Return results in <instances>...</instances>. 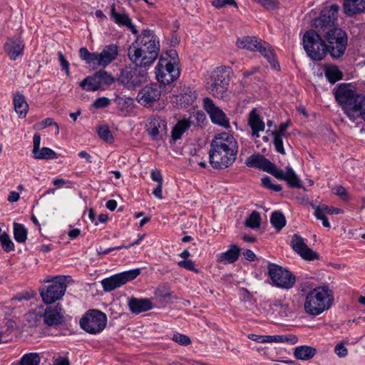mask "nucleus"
Wrapping results in <instances>:
<instances>
[{
  "instance_id": "obj_61",
  "label": "nucleus",
  "mask_w": 365,
  "mask_h": 365,
  "mask_svg": "<svg viewBox=\"0 0 365 365\" xmlns=\"http://www.w3.org/2000/svg\"><path fill=\"white\" fill-rule=\"evenodd\" d=\"M151 178L158 184H163V177L159 170H155L151 172Z\"/></svg>"
},
{
  "instance_id": "obj_56",
  "label": "nucleus",
  "mask_w": 365,
  "mask_h": 365,
  "mask_svg": "<svg viewBox=\"0 0 365 365\" xmlns=\"http://www.w3.org/2000/svg\"><path fill=\"white\" fill-rule=\"evenodd\" d=\"M334 353L340 358L345 357L348 354V350L342 342L337 344L334 347Z\"/></svg>"
},
{
  "instance_id": "obj_22",
  "label": "nucleus",
  "mask_w": 365,
  "mask_h": 365,
  "mask_svg": "<svg viewBox=\"0 0 365 365\" xmlns=\"http://www.w3.org/2000/svg\"><path fill=\"white\" fill-rule=\"evenodd\" d=\"M291 246L294 251L305 260L311 261L319 258L318 253L309 248L304 239L297 234L292 236Z\"/></svg>"
},
{
  "instance_id": "obj_49",
  "label": "nucleus",
  "mask_w": 365,
  "mask_h": 365,
  "mask_svg": "<svg viewBox=\"0 0 365 365\" xmlns=\"http://www.w3.org/2000/svg\"><path fill=\"white\" fill-rule=\"evenodd\" d=\"M333 193L339 196L340 198L344 201H347L349 200V194L346 192V189L341 186L336 185L332 188Z\"/></svg>"
},
{
  "instance_id": "obj_58",
  "label": "nucleus",
  "mask_w": 365,
  "mask_h": 365,
  "mask_svg": "<svg viewBox=\"0 0 365 365\" xmlns=\"http://www.w3.org/2000/svg\"><path fill=\"white\" fill-rule=\"evenodd\" d=\"M40 125L41 128H44L51 125H55L56 127V133L58 134L59 133V127L58 125L53 120V118H47L43 120L40 123Z\"/></svg>"
},
{
  "instance_id": "obj_30",
  "label": "nucleus",
  "mask_w": 365,
  "mask_h": 365,
  "mask_svg": "<svg viewBox=\"0 0 365 365\" xmlns=\"http://www.w3.org/2000/svg\"><path fill=\"white\" fill-rule=\"evenodd\" d=\"M110 16L111 19L119 26L128 27L134 34L137 33L135 26L132 24L131 19H130L128 14L124 12H117L115 10V4H113L110 6Z\"/></svg>"
},
{
  "instance_id": "obj_6",
  "label": "nucleus",
  "mask_w": 365,
  "mask_h": 365,
  "mask_svg": "<svg viewBox=\"0 0 365 365\" xmlns=\"http://www.w3.org/2000/svg\"><path fill=\"white\" fill-rule=\"evenodd\" d=\"M41 319L43 324L48 327H56L62 324L64 316L61 306L56 304L48 305L45 308L40 307L29 312L28 315V320L29 322H34L33 325Z\"/></svg>"
},
{
  "instance_id": "obj_16",
  "label": "nucleus",
  "mask_w": 365,
  "mask_h": 365,
  "mask_svg": "<svg viewBox=\"0 0 365 365\" xmlns=\"http://www.w3.org/2000/svg\"><path fill=\"white\" fill-rule=\"evenodd\" d=\"M66 287L64 278H56L51 284L40 291L43 302L48 304L60 300L63 297Z\"/></svg>"
},
{
  "instance_id": "obj_63",
  "label": "nucleus",
  "mask_w": 365,
  "mask_h": 365,
  "mask_svg": "<svg viewBox=\"0 0 365 365\" xmlns=\"http://www.w3.org/2000/svg\"><path fill=\"white\" fill-rule=\"evenodd\" d=\"M162 192H163V184H158L157 186L153 189V194L155 195V197H157L158 199H162L163 198Z\"/></svg>"
},
{
  "instance_id": "obj_5",
  "label": "nucleus",
  "mask_w": 365,
  "mask_h": 365,
  "mask_svg": "<svg viewBox=\"0 0 365 365\" xmlns=\"http://www.w3.org/2000/svg\"><path fill=\"white\" fill-rule=\"evenodd\" d=\"M334 96L348 117L354 120L356 110L363 96L358 95L354 87L349 83L340 84L335 91Z\"/></svg>"
},
{
  "instance_id": "obj_8",
  "label": "nucleus",
  "mask_w": 365,
  "mask_h": 365,
  "mask_svg": "<svg viewBox=\"0 0 365 365\" xmlns=\"http://www.w3.org/2000/svg\"><path fill=\"white\" fill-rule=\"evenodd\" d=\"M303 46L307 56L314 61H321L327 55V44L316 31L309 30L304 33Z\"/></svg>"
},
{
  "instance_id": "obj_29",
  "label": "nucleus",
  "mask_w": 365,
  "mask_h": 365,
  "mask_svg": "<svg viewBox=\"0 0 365 365\" xmlns=\"http://www.w3.org/2000/svg\"><path fill=\"white\" fill-rule=\"evenodd\" d=\"M24 44L20 38H10L4 44V50L10 59L15 61L23 55Z\"/></svg>"
},
{
  "instance_id": "obj_25",
  "label": "nucleus",
  "mask_w": 365,
  "mask_h": 365,
  "mask_svg": "<svg viewBox=\"0 0 365 365\" xmlns=\"http://www.w3.org/2000/svg\"><path fill=\"white\" fill-rule=\"evenodd\" d=\"M245 165L250 168H255L272 175L276 165L260 154H255L248 157Z\"/></svg>"
},
{
  "instance_id": "obj_38",
  "label": "nucleus",
  "mask_w": 365,
  "mask_h": 365,
  "mask_svg": "<svg viewBox=\"0 0 365 365\" xmlns=\"http://www.w3.org/2000/svg\"><path fill=\"white\" fill-rule=\"evenodd\" d=\"M155 294L159 301L163 302H171L173 299H177L175 296L173 295L170 287L165 284L159 287L155 291Z\"/></svg>"
},
{
  "instance_id": "obj_40",
  "label": "nucleus",
  "mask_w": 365,
  "mask_h": 365,
  "mask_svg": "<svg viewBox=\"0 0 365 365\" xmlns=\"http://www.w3.org/2000/svg\"><path fill=\"white\" fill-rule=\"evenodd\" d=\"M33 157L38 160L56 159L57 154L52 149L43 147L42 148H39L35 152H33Z\"/></svg>"
},
{
  "instance_id": "obj_35",
  "label": "nucleus",
  "mask_w": 365,
  "mask_h": 365,
  "mask_svg": "<svg viewBox=\"0 0 365 365\" xmlns=\"http://www.w3.org/2000/svg\"><path fill=\"white\" fill-rule=\"evenodd\" d=\"M317 350L309 346H300L294 349V355L297 359L307 361L314 357Z\"/></svg>"
},
{
  "instance_id": "obj_52",
  "label": "nucleus",
  "mask_w": 365,
  "mask_h": 365,
  "mask_svg": "<svg viewBox=\"0 0 365 365\" xmlns=\"http://www.w3.org/2000/svg\"><path fill=\"white\" fill-rule=\"evenodd\" d=\"M153 304L148 299H138V312H146L152 309Z\"/></svg>"
},
{
  "instance_id": "obj_50",
  "label": "nucleus",
  "mask_w": 365,
  "mask_h": 365,
  "mask_svg": "<svg viewBox=\"0 0 365 365\" xmlns=\"http://www.w3.org/2000/svg\"><path fill=\"white\" fill-rule=\"evenodd\" d=\"M178 264L180 267H183L187 270L195 272V273H199L200 270L195 268L194 262L190 259H185L182 261H180L178 262Z\"/></svg>"
},
{
  "instance_id": "obj_17",
  "label": "nucleus",
  "mask_w": 365,
  "mask_h": 365,
  "mask_svg": "<svg viewBox=\"0 0 365 365\" xmlns=\"http://www.w3.org/2000/svg\"><path fill=\"white\" fill-rule=\"evenodd\" d=\"M137 277V269L120 272L103 279L101 283L106 292H110Z\"/></svg>"
},
{
  "instance_id": "obj_64",
  "label": "nucleus",
  "mask_w": 365,
  "mask_h": 365,
  "mask_svg": "<svg viewBox=\"0 0 365 365\" xmlns=\"http://www.w3.org/2000/svg\"><path fill=\"white\" fill-rule=\"evenodd\" d=\"M53 365H69V361L66 358L59 357L54 361Z\"/></svg>"
},
{
  "instance_id": "obj_53",
  "label": "nucleus",
  "mask_w": 365,
  "mask_h": 365,
  "mask_svg": "<svg viewBox=\"0 0 365 365\" xmlns=\"http://www.w3.org/2000/svg\"><path fill=\"white\" fill-rule=\"evenodd\" d=\"M110 103V101L109 98L106 97H101L97 98L93 103V106L95 108H104L108 106Z\"/></svg>"
},
{
  "instance_id": "obj_60",
  "label": "nucleus",
  "mask_w": 365,
  "mask_h": 365,
  "mask_svg": "<svg viewBox=\"0 0 365 365\" xmlns=\"http://www.w3.org/2000/svg\"><path fill=\"white\" fill-rule=\"evenodd\" d=\"M33 150L32 153L36 151L40 148L41 144V135L38 133H36L33 137Z\"/></svg>"
},
{
  "instance_id": "obj_27",
  "label": "nucleus",
  "mask_w": 365,
  "mask_h": 365,
  "mask_svg": "<svg viewBox=\"0 0 365 365\" xmlns=\"http://www.w3.org/2000/svg\"><path fill=\"white\" fill-rule=\"evenodd\" d=\"M272 175L279 180H285L290 187H302L299 178L297 177L292 168L287 167L286 171L284 172V170L276 167L274 170Z\"/></svg>"
},
{
  "instance_id": "obj_19",
  "label": "nucleus",
  "mask_w": 365,
  "mask_h": 365,
  "mask_svg": "<svg viewBox=\"0 0 365 365\" xmlns=\"http://www.w3.org/2000/svg\"><path fill=\"white\" fill-rule=\"evenodd\" d=\"M204 108L209 114L212 122L225 128H230V121L226 114L219 107H217L209 98L203 99Z\"/></svg>"
},
{
  "instance_id": "obj_28",
  "label": "nucleus",
  "mask_w": 365,
  "mask_h": 365,
  "mask_svg": "<svg viewBox=\"0 0 365 365\" xmlns=\"http://www.w3.org/2000/svg\"><path fill=\"white\" fill-rule=\"evenodd\" d=\"M290 125V122L286 121L280 123L277 130L271 132L273 136V143L276 151L282 155H285V150L283 147V138H287V130Z\"/></svg>"
},
{
  "instance_id": "obj_45",
  "label": "nucleus",
  "mask_w": 365,
  "mask_h": 365,
  "mask_svg": "<svg viewBox=\"0 0 365 365\" xmlns=\"http://www.w3.org/2000/svg\"><path fill=\"white\" fill-rule=\"evenodd\" d=\"M99 137L107 143H112L113 140V135L107 125L101 126L98 129Z\"/></svg>"
},
{
  "instance_id": "obj_36",
  "label": "nucleus",
  "mask_w": 365,
  "mask_h": 365,
  "mask_svg": "<svg viewBox=\"0 0 365 365\" xmlns=\"http://www.w3.org/2000/svg\"><path fill=\"white\" fill-rule=\"evenodd\" d=\"M191 126L190 121L187 119L179 120L172 130V138L174 140L180 139L183 133Z\"/></svg>"
},
{
  "instance_id": "obj_55",
  "label": "nucleus",
  "mask_w": 365,
  "mask_h": 365,
  "mask_svg": "<svg viewBox=\"0 0 365 365\" xmlns=\"http://www.w3.org/2000/svg\"><path fill=\"white\" fill-rule=\"evenodd\" d=\"M358 117H361L365 120V96L362 97L356 110L355 118Z\"/></svg>"
},
{
  "instance_id": "obj_24",
  "label": "nucleus",
  "mask_w": 365,
  "mask_h": 365,
  "mask_svg": "<svg viewBox=\"0 0 365 365\" xmlns=\"http://www.w3.org/2000/svg\"><path fill=\"white\" fill-rule=\"evenodd\" d=\"M138 96H140L138 102L144 106L148 107L160 98V91L157 84L150 83L142 88Z\"/></svg>"
},
{
  "instance_id": "obj_1",
  "label": "nucleus",
  "mask_w": 365,
  "mask_h": 365,
  "mask_svg": "<svg viewBox=\"0 0 365 365\" xmlns=\"http://www.w3.org/2000/svg\"><path fill=\"white\" fill-rule=\"evenodd\" d=\"M238 152L236 139L229 133L215 135L210 144V163L216 169H225L235 161Z\"/></svg>"
},
{
  "instance_id": "obj_18",
  "label": "nucleus",
  "mask_w": 365,
  "mask_h": 365,
  "mask_svg": "<svg viewBox=\"0 0 365 365\" xmlns=\"http://www.w3.org/2000/svg\"><path fill=\"white\" fill-rule=\"evenodd\" d=\"M196 98L195 91L190 86L180 85L173 90L172 103L180 108H186Z\"/></svg>"
},
{
  "instance_id": "obj_34",
  "label": "nucleus",
  "mask_w": 365,
  "mask_h": 365,
  "mask_svg": "<svg viewBox=\"0 0 365 365\" xmlns=\"http://www.w3.org/2000/svg\"><path fill=\"white\" fill-rule=\"evenodd\" d=\"M14 110L19 118H24L26 116L29 110V105L23 95L17 94L13 98Z\"/></svg>"
},
{
  "instance_id": "obj_54",
  "label": "nucleus",
  "mask_w": 365,
  "mask_h": 365,
  "mask_svg": "<svg viewBox=\"0 0 365 365\" xmlns=\"http://www.w3.org/2000/svg\"><path fill=\"white\" fill-rule=\"evenodd\" d=\"M315 212L314 215L318 219L322 221V225L324 227L329 228L331 227L330 223L326 217V214L323 212V210H320L319 209H317L314 207Z\"/></svg>"
},
{
  "instance_id": "obj_10",
  "label": "nucleus",
  "mask_w": 365,
  "mask_h": 365,
  "mask_svg": "<svg viewBox=\"0 0 365 365\" xmlns=\"http://www.w3.org/2000/svg\"><path fill=\"white\" fill-rule=\"evenodd\" d=\"M229 84V74L226 67H217L210 76L207 82V89L213 96L223 98L227 96Z\"/></svg>"
},
{
  "instance_id": "obj_3",
  "label": "nucleus",
  "mask_w": 365,
  "mask_h": 365,
  "mask_svg": "<svg viewBox=\"0 0 365 365\" xmlns=\"http://www.w3.org/2000/svg\"><path fill=\"white\" fill-rule=\"evenodd\" d=\"M178 53L175 50L163 53L155 67L158 81L163 85L170 84L180 76Z\"/></svg>"
},
{
  "instance_id": "obj_51",
  "label": "nucleus",
  "mask_w": 365,
  "mask_h": 365,
  "mask_svg": "<svg viewBox=\"0 0 365 365\" xmlns=\"http://www.w3.org/2000/svg\"><path fill=\"white\" fill-rule=\"evenodd\" d=\"M315 207L317 209H319L320 210H323V212L324 214H341L344 212V211L341 209L329 207L326 205H322L319 206H317Z\"/></svg>"
},
{
  "instance_id": "obj_23",
  "label": "nucleus",
  "mask_w": 365,
  "mask_h": 365,
  "mask_svg": "<svg viewBox=\"0 0 365 365\" xmlns=\"http://www.w3.org/2000/svg\"><path fill=\"white\" fill-rule=\"evenodd\" d=\"M148 135L154 140H162L167 133V123L158 116H152L146 124Z\"/></svg>"
},
{
  "instance_id": "obj_32",
  "label": "nucleus",
  "mask_w": 365,
  "mask_h": 365,
  "mask_svg": "<svg viewBox=\"0 0 365 365\" xmlns=\"http://www.w3.org/2000/svg\"><path fill=\"white\" fill-rule=\"evenodd\" d=\"M343 9L349 16L363 13L365 11V0H344Z\"/></svg>"
},
{
  "instance_id": "obj_26",
  "label": "nucleus",
  "mask_w": 365,
  "mask_h": 365,
  "mask_svg": "<svg viewBox=\"0 0 365 365\" xmlns=\"http://www.w3.org/2000/svg\"><path fill=\"white\" fill-rule=\"evenodd\" d=\"M248 338L254 341L259 343H284L288 342L294 344L297 342V337L294 335H273L262 336L250 334Z\"/></svg>"
},
{
  "instance_id": "obj_39",
  "label": "nucleus",
  "mask_w": 365,
  "mask_h": 365,
  "mask_svg": "<svg viewBox=\"0 0 365 365\" xmlns=\"http://www.w3.org/2000/svg\"><path fill=\"white\" fill-rule=\"evenodd\" d=\"M14 237L19 243H24L27 240L28 230L21 223L14 222Z\"/></svg>"
},
{
  "instance_id": "obj_41",
  "label": "nucleus",
  "mask_w": 365,
  "mask_h": 365,
  "mask_svg": "<svg viewBox=\"0 0 365 365\" xmlns=\"http://www.w3.org/2000/svg\"><path fill=\"white\" fill-rule=\"evenodd\" d=\"M286 218L279 211L272 212L270 217V222L276 230H281L286 225Z\"/></svg>"
},
{
  "instance_id": "obj_13",
  "label": "nucleus",
  "mask_w": 365,
  "mask_h": 365,
  "mask_svg": "<svg viewBox=\"0 0 365 365\" xmlns=\"http://www.w3.org/2000/svg\"><path fill=\"white\" fill-rule=\"evenodd\" d=\"M114 78L105 70H100L84 78L79 86L86 91L104 90L114 83Z\"/></svg>"
},
{
  "instance_id": "obj_15",
  "label": "nucleus",
  "mask_w": 365,
  "mask_h": 365,
  "mask_svg": "<svg viewBox=\"0 0 365 365\" xmlns=\"http://www.w3.org/2000/svg\"><path fill=\"white\" fill-rule=\"evenodd\" d=\"M267 269L269 276L276 287L289 289L294 285L295 276L289 270L276 264H269Z\"/></svg>"
},
{
  "instance_id": "obj_47",
  "label": "nucleus",
  "mask_w": 365,
  "mask_h": 365,
  "mask_svg": "<svg viewBox=\"0 0 365 365\" xmlns=\"http://www.w3.org/2000/svg\"><path fill=\"white\" fill-rule=\"evenodd\" d=\"M205 118V115L202 111H197L190 115L187 120L190 121L191 125L195 123L199 125L200 123H203Z\"/></svg>"
},
{
  "instance_id": "obj_59",
  "label": "nucleus",
  "mask_w": 365,
  "mask_h": 365,
  "mask_svg": "<svg viewBox=\"0 0 365 365\" xmlns=\"http://www.w3.org/2000/svg\"><path fill=\"white\" fill-rule=\"evenodd\" d=\"M58 61L61 63V66H62V69L64 70L66 73H68L69 63L65 58L64 56L63 55V53L61 51L58 52Z\"/></svg>"
},
{
  "instance_id": "obj_44",
  "label": "nucleus",
  "mask_w": 365,
  "mask_h": 365,
  "mask_svg": "<svg viewBox=\"0 0 365 365\" xmlns=\"http://www.w3.org/2000/svg\"><path fill=\"white\" fill-rule=\"evenodd\" d=\"M260 215L257 211H253L245 221V225L251 228H257L260 225Z\"/></svg>"
},
{
  "instance_id": "obj_42",
  "label": "nucleus",
  "mask_w": 365,
  "mask_h": 365,
  "mask_svg": "<svg viewBox=\"0 0 365 365\" xmlns=\"http://www.w3.org/2000/svg\"><path fill=\"white\" fill-rule=\"evenodd\" d=\"M40 363V357L37 353H29L24 354L19 365H38Z\"/></svg>"
},
{
  "instance_id": "obj_48",
  "label": "nucleus",
  "mask_w": 365,
  "mask_h": 365,
  "mask_svg": "<svg viewBox=\"0 0 365 365\" xmlns=\"http://www.w3.org/2000/svg\"><path fill=\"white\" fill-rule=\"evenodd\" d=\"M261 180L264 187L271 189L275 192H279L282 189L280 185L273 184L269 177L262 178Z\"/></svg>"
},
{
  "instance_id": "obj_7",
  "label": "nucleus",
  "mask_w": 365,
  "mask_h": 365,
  "mask_svg": "<svg viewBox=\"0 0 365 365\" xmlns=\"http://www.w3.org/2000/svg\"><path fill=\"white\" fill-rule=\"evenodd\" d=\"M236 46L240 49H246L251 52L259 51L275 68L276 59L271 46L255 36H245L237 39Z\"/></svg>"
},
{
  "instance_id": "obj_46",
  "label": "nucleus",
  "mask_w": 365,
  "mask_h": 365,
  "mask_svg": "<svg viewBox=\"0 0 365 365\" xmlns=\"http://www.w3.org/2000/svg\"><path fill=\"white\" fill-rule=\"evenodd\" d=\"M172 339L182 346H187L191 344V340L189 336L180 333H175L173 334Z\"/></svg>"
},
{
  "instance_id": "obj_11",
  "label": "nucleus",
  "mask_w": 365,
  "mask_h": 365,
  "mask_svg": "<svg viewBox=\"0 0 365 365\" xmlns=\"http://www.w3.org/2000/svg\"><path fill=\"white\" fill-rule=\"evenodd\" d=\"M328 43L327 45V51L330 55L335 58L341 57L346 49L347 45V36L346 33L339 28H333L327 31L325 36Z\"/></svg>"
},
{
  "instance_id": "obj_33",
  "label": "nucleus",
  "mask_w": 365,
  "mask_h": 365,
  "mask_svg": "<svg viewBox=\"0 0 365 365\" xmlns=\"http://www.w3.org/2000/svg\"><path fill=\"white\" fill-rule=\"evenodd\" d=\"M240 253V247L235 245H231L227 251L217 255V261L225 264L234 263L237 260Z\"/></svg>"
},
{
  "instance_id": "obj_4",
  "label": "nucleus",
  "mask_w": 365,
  "mask_h": 365,
  "mask_svg": "<svg viewBox=\"0 0 365 365\" xmlns=\"http://www.w3.org/2000/svg\"><path fill=\"white\" fill-rule=\"evenodd\" d=\"M118 55V46L111 43L106 46L100 52H90L86 48L79 49L80 58L86 62V64L94 68H106L115 61Z\"/></svg>"
},
{
  "instance_id": "obj_57",
  "label": "nucleus",
  "mask_w": 365,
  "mask_h": 365,
  "mask_svg": "<svg viewBox=\"0 0 365 365\" xmlns=\"http://www.w3.org/2000/svg\"><path fill=\"white\" fill-rule=\"evenodd\" d=\"M212 5L216 8H222L225 5H231L237 7V3L235 0H215Z\"/></svg>"
},
{
  "instance_id": "obj_43",
  "label": "nucleus",
  "mask_w": 365,
  "mask_h": 365,
  "mask_svg": "<svg viewBox=\"0 0 365 365\" xmlns=\"http://www.w3.org/2000/svg\"><path fill=\"white\" fill-rule=\"evenodd\" d=\"M0 242L4 252H9L14 250V244L7 233L0 235Z\"/></svg>"
},
{
  "instance_id": "obj_37",
  "label": "nucleus",
  "mask_w": 365,
  "mask_h": 365,
  "mask_svg": "<svg viewBox=\"0 0 365 365\" xmlns=\"http://www.w3.org/2000/svg\"><path fill=\"white\" fill-rule=\"evenodd\" d=\"M324 74L331 83H334L343 77L342 72L334 65L324 66Z\"/></svg>"
},
{
  "instance_id": "obj_9",
  "label": "nucleus",
  "mask_w": 365,
  "mask_h": 365,
  "mask_svg": "<svg viewBox=\"0 0 365 365\" xmlns=\"http://www.w3.org/2000/svg\"><path fill=\"white\" fill-rule=\"evenodd\" d=\"M107 324L106 314L98 309H90L80 319V326L87 333H101Z\"/></svg>"
},
{
  "instance_id": "obj_20",
  "label": "nucleus",
  "mask_w": 365,
  "mask_h": 365,
  "mask_svg": "<svg viewBox=\"0 0 365 365\" xmlns=\"http://www.w3.org/2000/svg\"><path fill=\"white\" fill-rule=\"evenodd\" d=\"M159 53L138 48V78L145 80Z\"/></svg>"
},
{
  "instance_id": "obj_2",
  "label": "nucleus",
  "mask_w": 365,
  "mask_h": 365,
  "mask_svg": "<svg viewBox=\"0 0 365 365\" xmlns=\"http://www.w3.org/2000/svg\"><path fill=\"white\" fill-rule=\"evenodd\" d=\"M334 302V294L328 286H319L306 295L304 309L311 316H317L328 310Z\"/></svg>"
},
{
  "instance_id": "obj_14",
  "label": "nucleus",
  "mask_w": 365,
  "mask_h": 365,
  "mask_svg": "<svg viewBox=\"0 0 365 365\" xmlns=\"http://www.w3.org/2000/svg\"><path fill=\"white\" fill-rule=\"evenodd\" d=\"M339 7L336 4H331L323 8L318 18L313 21V26L317 33H323L335 28V22Z\"/></svg>"
},
{
  "instance_id": "obj_21",
  "label": "nucleus",
  "mask_w": 365,
  "mask_h": 365,
  "mask_svg": "<svg viewBox=\"0 0 365 365\" xmlns=\"http://www.w3.org/2000/svg\"><path fill=\"white\" fill-rule=\"evenodd\" d=\"M138 48L157 53L160 52V41L154 31L145 29L138 35Z\"/></svg>"
},
{
  "instance_id": "obj_12",
  "label": "nucleus",
  "mask_w": 365,
  "mask_h": 365,
  "mask_svg": "<svg viewBox=\"0 0 365 365\" xmlns=\"http://www.w3.org/2000/svg\"><path fill=\"white\" fill-rule=\"evenodd\" d=\"M128 56L135 65L123 69L118 81L128 89H135L137 86V40H135L129 47Z\"/></svg>"
},
{
  "instance_id": "obj_62",
  "label": "nucleus",
  "mask_w": 365,
  "mask_h": 365,
  "mask_svg": "<svg viewBox=\"0 0 365 365\" xmlns=\"http://www.w3.org/2000/svg\"><path fill=\"white\" fill-rule=\"evenodd\" d=\"M128 305L133 313H137V299L131 297L128 299Z\"/></svg>"
},
{
  "instance_id": "obj_31",
  "label": "nucleus",
  "mask_w": 365,
  "mask_h": 365,
  "mask_svg": "<svg viewBox=\"0 0 365 365\" xmlns=\"http://www.w3.org/2000/svg\"><path fill=\"white\" fill-rule=\"evenodd\" d=\"M248 125L252 129V135L255 138L259 137V131H263L265 128L264 123L262 120L257 109H252L249 113Z\"/></svg>"
}]
</instances>
